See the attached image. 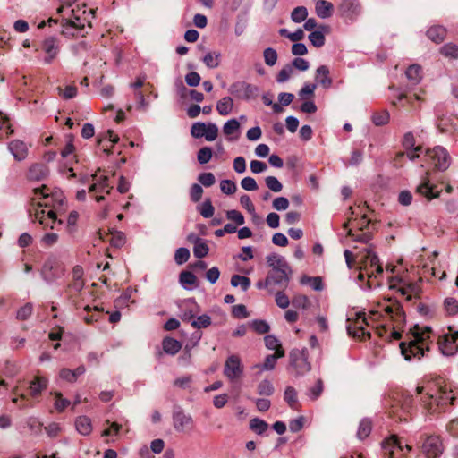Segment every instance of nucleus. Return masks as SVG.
Listing matches in <instances>:
<instances>
[{
	"label": "nucleus",
	"mask_w": 458,
	"mask_h": 458,
	"mask_svg": "<svg viewBox=\"0 0 458 458\" xmlns=\"http://www.w3.org/2000/svg\"><path fill=\"white\" fill-rule=\"evenodd\" d=\"M308 16L307 8L304 6H298L294 8L291 13V19L293 22L301 23L306 20Z\"/></svg>",
	"instance_id": "obj_45"
},
{
	"label": "nucleus",
	"mask_w": 458,
	"mask_h": 458,
	"mask_svg": "<svg viewBox=\"0 0 458 458\" xmlns=\"http://www.w3.org/2000/svg\"><path fill=\"white\" fill-rule=\"evenodd\" d=\"M264 61L267 65L273 66L276 64L278 55L276 51L272 47H267L263 52Z\"/></svg>",
	"instance_id": "obj_53"
},
{
	"label": "nucleus",
	"mask_w": 458,
	"mask_h": 458,
	"mask_svg": "<svg viewBox=\"0 0 458 458\" xmlns=\"http://www.w3.org/2000/svg\"><path fill=\"white\" fill-rule=\"evenodd\" d=\"M85 372V368L83 366H80L74 370H71L69 369H62L59 372V377L61 379L68 381V382H75L79 376L82 375Z\"/></svg>",
	"instance_id": "obj_32"
},
{
	"label": "nucleus",
	"mask_w": 458,
	"mask_h": 458,
	"mask_svg": "<svg viewBox=\"0 0 458 458\" xmlns=\"http://www.w3.org/2000/svg\"><path fill=\"white\" fill-rule=\"evenodd\" d=\"M301 283L302 284H310V287L316 291H321L323 289V282L322 279L318 276L310 277V276H302L301 279Z\"/></svg>",
	"instance_id": "obj_46"
},
{
	"label": "nucleus",
	"mask_w": 458,
	"mask_h": 458,
	"mask_svg": "<svg viewBox=\"0 0 458 458\" xmlns=\"http://www.w3.org/2000/svg\"><path fill=\"white\" fill-rule=\"evenodd\" d=\"M384 454L388 458H401L403 448L410 452L411 446L405 444L403 445L402 442L395 436H392L385 440L382 444Z\"/></svg>",
	"instance_id": "obj_13"
},
{
	"label": "nucleus",
	"mask_w": 458,
	"mask_h": 458,
	"mask_svg": "<svg viewBox=\"0 0 458 458\" xmlns=\"http://www.w3.org/2000/svg\"><path fill=\"white\" fill-rule=\"evenodd\" d=\"M338 9L341 15L349 20L355 19L360 13V4L356 0H343Z\"/></svg>",
	"instance_id": "obj_19"
},
{
	"label": "nucleus",
	"mask_w": 458,
	"mask_h": 458,
	"mask_svg": "<svg viewBox=\"0 0 458 458\" xmlns=\"http://www.w3.org/2000/svg\"><path fill=\"white\" fill-rule=\"evenodd\" d=\"M427 36L431 41L439 44L445 38L446 30L442 26H432L428 30Z\"/></svg>",
	"instance_id": "obj_31"
},
{
	"label": "nucleus",
	"mask_w": 458,
	"mask_h": 458,
	"mask_svg": "<svg viewBox=\"0 0 458 458\" xmlns=\"http://www.w3.org/2000/svg\"><path fill=\"white\" fill-rule=\"evenodd\" d=\"M174 427L178 432H190L194 428V422L191 416L177 412L174 415Z\"/></svg>",
	"instance_id": "obj_20"
},
{
	"label": "nucleus",
	"mask_w": 458,
	"mask_h": 458,
	"mask_svg": "<svg viewBox=\"0 0 458 458\" xmlns=\"http://www.w3.org/2000/svg\"><path fill=\"white\" fill-rule=\"evenodd\" d=\"M231 284L233 287L241 286L243 291H246L250 285V280L247 276L233 275L231 278Z\"/></svg>",
	"instance_id": "obj_44"
},
{
	"label": "nucleus",
	"mask_w": 458,
	"mask_h": 458,
	"mask_svg": "<svg viewBox=\"0 0 458 458\" xmlns=\"http://www.w3.org/2000/svg\"><path fill=\"white\" fill-rule=\"evenodd\" d=\"M431 337L432 330L430 327L414 326L411 329L408 341L400 344L401 352L404 359L406 360L421 359L429 351V345L432 343Z\"/></svg>",
	"instance_id": "obj_5"
},
{
	"label": "nucleus",
	"mask_w": 458,
	"mask_h": 458,
	"mask_svg": "<svg viewBox=\"0 0 458 458\" xmlns=\"http://www.w3.org/2000/svg\"><path fill=\"white\" fill-rule=\"evenodd\" d=\"M53 394L55 396V408L59 412L64 411L70 405V401L66 398H64L62 394L59 392H55Z\"/></svg>",
	"instance_id": "obj_50"
},
{
	"label": "nucleus",
	"mask_w": 458,
	"mask_h": 458,
	"mask_svg": "<svg viewBox=\"0 0 458 458\" xmlns=\"http://www.w3.org/2000/svg\"><path fill=\"white\" fill-rule=\"evenodd\" d=\"M407 79L413 85L418 84L422 78V69L418 64H412L405 72Z\"/></svg>",
	"instance_id": "obj_35"
},
{
	"label": "nucleus",
	"mask_w": 458,
	"mask_h": 458,
	"mask_svg": "<svg viewBox=\"0 0 458 458\" xmlns=\"http://www.w3.org/2000/svg\"><path fill=\"white\" fill-rule=\"evenodd\" d=\"M223 132L229 140H237L240 132V123L236 119L227 121L223 126Z\"/></svg>",
	"instance_id": "obj_26"
},
{
	"label": "nucleus",
	"mask_w": 458,
	"mask_h": 458,
	"mask_svg": "<svg viewBox=\"0 0 458 458\" xmlns=\"http://www.w3.org/2000/svg\"><path fill=\"white\" fill-rule=\"evenodd\" d=\"M9 149L17 160H22L27 156V147L20 140H13L9 143Z\"/></svg>",
	"instance_id": "obj_30"
},
{
	"label": "nucleus",
	"mask_w": 458,
	"mask_h": 458,
	"mask_svg": "<svg viewBox=\"0 0 458 458\" xmlns=\"http://www.w3.org/2000/svg\"><path fill=\"white\" fill-rule=\"evenodd\" d=\"M275 388L269 379H264L257 386V392L259 395L270 396L274 394Z\"/></svg>",
	"instance_id": "obj_41"
},
{
	"label": "nucleus",
	"mask_w": 458,
	"mask_h": 458,
	"mask_svg": "<svg viewBox=\"0 0 458 458\" xmlns=\"http://www.w3.org/2000/svg\"><path fill=\"white\" fill-rule=\"evenodd\" d=\"M293 305L295 308L308 310L310 306V301L306 295L296 294L292 301Z\"/></svg>",
	"instance_id": "obj_49"
},
{
	"label": "nucleus",
	"mask_w": 458,
	"mask_h": 458,
	"mask_svg": "<svg viewBox=\"0 0 458 458\" xmlns=\"http://www.w3.org/2000/svg\"><path fill=\"white\" fill-rule=\"evenodd\" d=\"M440 52L445 57L457 58L458 46L452 43L445 44L440 48Z\"/></svg>",
	"instance_id": "obj_52"
},
{
	"label": "nucleus",
	"mask_w": 458,
	"mask_h": 458,
	"mask_svg": "<svg viewBox=\"0 0 458 458\" xmlns=\"http://www.w3.org/2000/svg\"><path fill=\"white\" fill-rule=\"evenodd\" d=\"M366 254L360 259L359 280L368 279L369 287L379 285L377 278L382 276L383 268L377 256L370 250L366 249Z\"/></svg>",
	"instance_id": "obj_7"
},
{
	"label": "nucleus",
	"mask_w": 458,
	"mask_h": 458,
	"mask_svg": "<svg viewBox=\"0 0 458 458\" xmlns=\"http://www.w3.org/2000/svg\"><path fill=\"white\" fill-rule=\"evenodd\" d=\"M213 152L211 148L209 147H203L201 148L197 155V159L199 164L204 165L210 161L212 158Z\"/></svg>",
	"instance_id": "obj_55"
},
{
	"label": "nucleus",
	"mask_w": 458,
	"mask_h": 458,
	"mask_svg": "<svg viewBox=\"0 0 458 458\" xmlns=\"http://www.w3.org/2000/svg\"><path fill=\"white\" fill-rule=\"evenodd\" d=\"M199 307L193 301H185L182 306V319L184 321H189L194 318L195 314L198 312Z\"/></svg>",
	"instance_id": "obj_33"
},
{
	"label": "nucleus",
	"mask_w": 458,
	"mask_h": 458,
	"mask_svg": "<svg viewBox=\"0 0 458 458\" xmlns=\"http://www.w3.org/2000/svg\"><path fill=\"white\" fill-rule=\"evenodd\" d=\"M233 106V99L230 97H225L217 102L216 110L221 115H227L232 112Z\"/></svg>",
	"instance_id": "obj_38"
},
{
	"label": "nucleus",
	"mask_w": 458,
	"mask_h": 458,
	"mask_svg": "<svg viewBox=\"0 0 458 458\" xmlns=\"http://www.w3.org/2000/svg\"><path fill=\"white\" fill-rule=\"evenodd\" d=\"M57 89L64 99H71L77 95V88L74 85H68L64 89L59 87Z\"/></svg>",
	"instance_id": "obj_61"
},
{
	"label": "nucleus",
	"mask_w": 458,
	"mask_h": 458,
	"mask_svg": "<svg viewBox=\"0 0 458 458\" xmlns=\"http://www.w3.org/2000/svg\"><path fill=\"white\" fill-rule=\"evenodd\" d=\"M444 306L448 315L454 316L458 313V301L454 298H446L444 301Z\"/></svg>",
	"instance_id": "obj_58"
},
{
	"label": "nucleus",
	"mask_w": 458,
	"mask_h": 458,
	"mask_svg": "<svg viewBox=\"0 0 458 458\" xmlns=\"http://www.w3.org/2000/svg\"><path fill=\"white\" fill-rule=\"evenodd\" d=\"M191 132L194 138L204 137L208 141H213L217 138L218 128L215 123H195L191 126Z\"/></svg>",
	"instance_id": "obj_15"
},
{
	"label": "nucleus",
	"mask_w": 458,
	"mask_h": 458,
	"mask_svg": "<svg viewBox=\"0 0 458 458\" xmlns=\"http://www.w3.org/2000/svg\"><path fill=\"white\" fill-rule=\"evenodd\" d=\"M210 325H211V318L208 315L199 316L197 318V319H195L191 322V326L197 329L207 328Z\"/></svg>",
	"instance_id": "obj_62"
},
{
	"label": "nucleus",
	"mask_w": 458,
	"mask_h": 458,
	"mask_svg": "<svg viewBox=\"0 0 458 458\" xmlns=\"http://www.w3.org/2000/svg\"><path fill=\"white\" fill-rule=\"evenodd\" d=\"M202 60L206 66L214 69L220 64L221 54L218 52H208L204 55Z\"/></svg>",
	"instance_id": "obj_39"
},
{
	"label": "nucleus",
	"mask_w": 458,
	"mask_h": 458,
	"mask_svg": "<svg viewBox=\"0 0 458 458\" xmlns=\"http://www.w3.org/2000/svg\"><path fill=\"white\" fill-rule=\"evenodd\" d=\"M403 145L406 148V154L403 153L402 156L406 155L410 160H414L420 157L419 152L421 151L420 147H417L412 149L415 146V138L411 132H408L404 135Z\"/></svg>",
	"instance_id": "obj_22"
},
{
	"label": "nucleus",
	"mask_w": 458,
	"mask_h": 458,
	"mask_svg": "<svg viewBox=\"0 0 458 458\" xmlns=\"http://www.w3.org/2000/svg\"><path fill=\"white\" fill-rule=\"evenodd\" d=\"M197 210L204 218H210L215 213V208L210 199H207L203 203L199 205Z\"/></svg>",
	"instance_id": "obj_40"
},
{
	"label": "nucleus",
	"mask_w": 458,
	"mask_h": 458,
	"mask_svg": "<svg viewBox=\"0 0 458 458\" xmlns=\"http://www.w3.org/2000/svg\"><path fill=\"white\" fill-rule=\"evenodd\" d=\"M180 282L185 287L192 286L196 284L197 277L190 271H183L180 274Z\"/></svg>",
	"instance_id": "obj_54"
},
{
	"label": "nucleus",
	"mask_w": 458,
	"mask_h": 458,
	"mask_svg": "<svg viewBox=\"0 0 458 458\" xmlns=\"http://www.w3.org/2000/svg\"><path fill=\"white\" fill-rule=\"evenodd\" d=\"M416 392L422 394L421 402L429 412H437L446 404H452L454 400L451 389L442 378L417 386Z\"/></svg>",
	"instance_id": "obj_4"
},
{
	"label": "nucleus",
	"mask_w": 458,
	"mask_h": 458,
	"mask_svg": "<svg viewBox=\"0 0 458 458\" xmlns=\"http://www.w3.org/2000/svg\"><path fill=\"white\" fill-rule=\"evenodd\" d=\"M316 13L318 17L326 19L332 15L334 6L326 0H318L315 5Z\"/></svg>",
	"instance_id": "obj_29"
},
{
	"label": "nucleus",
	"mask_w": 458,
	"mask_h": 458,
	"mask_svg": "<svg viewBox=\"0 0 458 458\" xmlns=\"http://www.w3.org/2000/svg\"><path fill=\"white\" fill-rule=\"evenodd\" d=\"M118 141L119 136L114 131L108 130L98 139V145L103 148L104 152L109 154L113 146Z\"/></svg>",
	"instance_id": "obj_24"
},
{
	"label": "nucleus",
	"mask_w": 458,
	"mask_h": 458,
	"mask_svg": "<svg viewBox=\"0 0 458 458\" xmlns=\"http://www.w3.org/2000/svg\"><path fill=\"white\" fill-rule=\"evenodd\" d=\"M208 250L209 248L204 240L198 242V243L193 246V254L198 259L206 257L208 253Z\"/></svg>",
	"instance_id": "obj_51"
},
{
	"label": "nucleus",
	"mask_w": 458,
	"mask_h": 458,
	"mask_svg": "<svg viewBox=\"0 0 458 458\" xmlns=\"http://www.w3.org/2000/svg\"><path fill=\"white\" fill-rule=\"evenodd\" d=\"M75 428L79 434L89 436L93 429L91 420L84 415L79 416L75 420Z\"/></svg>",
	"instance_id": "obj_25"
},
{
	"label": "nucleus",
	"mask_w": 458,
	"mask_h": 458,
	"mask_svg": "<svg viewBox=\"0 0 458 458\" xmlns=\"http://www.w3.org/2000/svg\"><path fill=\"white\" fill-rule=\"evenodd\" d=\"M327 32H328V27L320 26L318 30L312 31L308 38L314 47H321L325 45V33Z\"/></svg>",
	"instance_id": "obj_27"
},
{
	"label": "nucleus",
	"mask_w": 458,
	"mask_h": 458,
	"mask_svg": "<svg viewBox=\"0 0 458 458\" xmlns=\"http://www.w3.org/2000/svg\"><path fill=\"white\" fill-rule=\"evenodd\" d=\"M41 273L46 281L51 282L64 276V268L58 260L49 259L44 263Z\"/></svg>",
	"instance_id": "obj_17"
},
{
	"label": "nucleus",
	"mask_w": 458,
	"mask_h": 458,
	"mask_svg": "<svg viewBox=\"0 0 458 458\" xmlns=\"http://www.w3.org/2000/svg\"><path fill=\"white\" fill-rule=\"evenodd\" d=\"M162 345L165 352L171 355L176 354L182 348V344L171 337H165L163 340Z\"/></svg>",
	"instance_id": "obj_37"
},
{
	"label": "nucleus",
	"mask_w": 458,
	"mask_h": 458,
	"mask_svg": "<svg viewBox=\"0 0 458 458\" xmlns=\"http://www.w3.org/2000/svg\"><path fill=\"white\" fill-rule=\"evenodd\" d=\"M92 184L89 187V194L98 202L104 199V193L109 194L113 189L112 183H110V178L106 174H95L92 176Z\"/></svg>",
	"instance_id": "obj_12"
},
{
	"label": "nucleus",
	"mask_w": 458,
	"mask_h": 458,
	"mask_svg": "<svg viewBox=\"0 0 458 458\" xmlns=\"http://www.w3.org/2000/svg\"><path fill=\"white\" fill-rule=\"evenodd\" d=\"M404 324L405 315L400 303L387 299L371 310L369 317L364 312H351L346 327L349 335L358 340L369 339L371 330L380 338L398 340Z\"/></svg>",
	"instance_id": "obj_1"
},
{
	"label": "nucleus",
	"mask_w": 458,
	"mask_h": 458,
	"mask_svg": "<svg viewBox=\"0 0 458 458\" xmlns=\"http://www.w3.org/2000/svg\"><path fill=\"white\" fill-rule=\"evenodd\" d=\"M279 358L277 353L267 355L262 365L257 364L253 368L260 369L261 370H273L276 365V360Z\"/></svg>",
	"instance_id": "obj_43"
},
{
	"label": "nucleus",
	"mask_w": 458,
	"mask_h": 458,
	"mask_svg": "<svg viewBox=\"0 0 458 458\" xmlns=\"http://www.w3.org/2000/svg\"><path fill=\"white\" fill-rule=\"evenodd\" d=\"M284 400L292 408L295 409L297 407V393L293 387H286L284 391Z\"/></svg>",
	"instance_id": "obj_56"
},
{
	"label": "nucleus",
	"mask_w": 458,
	"mask_h": 458,
	"mask_svg": "<svg viewBox=\"0 0 458 458\" xmlns=\"http://www.w3.org/2000/svg\"><path fill=\"white\" fill-rule=\"evenodd\" d=\"M265 182L266 186L273 192H280L283 190L282 183L275 176H267Z\"/></svg>",
	"instance_id": "obj_59"
},
{
	"label": "nucleus",
	"mask_w": 458,
	"mask_h": 458,
	"mask_svg": "<svg viewBox=\"0 0 458 458\" xmlns=\"http://www.w3.org/2000/svg\"><path fill=\"white\" fill-rule=\"evenodd\" d=\"M372 429V423L369 419H363L357 431V437L360 439H364L370 434Z\"/></svg>",
	"instance_id": "obj_42"
},
{
	"label": "nucleus",
	"mask_w": 458,
	"mask_h": 458,
	"mask_svg": "<svg viewBox=\"0 0 458 458\" xmlns=\"http://www.w3.org/2000/svg\"><path fill=\"white\" fill-rule=\"evenodd\" d=\"M109 242L112 246L115 248H121L125 244L126 238L123 233L115 231L111 233Z\"/></svg>",
	"instance_id": "obj_48"
},
{
	"label": "nucleus",
	"mask_w": 458,
	"mask_h": 458,
	"mask_svg": "<svg viewBox=\"0 0 458 458\" xmlns=\"http://www.w3.org/2000/svg\"><path fill=\"white\" fill-rule=\"evenodd\" d=\"M316 81L325 89L331 87L332 80L329 76V69L326 65H321L317 69Z\"/></svg>",
	"instance_id": "obj_28"
},
{
	"label": "nucleus",
	"mask_w": 458,
	"mask_h": 458,
	"mask_svg": "<svg viewBox=\"0 0 458 458\" xmlns=\"http://www.w3.org/2000/svg\"><path fill=\"white\" fill-rule=\"evenodd\" d=\"M76 0H59L56 8L57 18H50L48 23L60 22L61 34L66 38L84 37L86 27H91L94 19V10L85 4H75Z\"/></svg>",
	"instance_id": "obj_2"
},
{
	"label": "nucleus",
	"mask_w": 458,
	"mask_h": 458,
	"mask_svg": "<svg viewBox=\"0 0 458 458\" xmlns=\"http://www.w3.org/2000/svg\"><path fill=\"white\" fill-rule=\"evenodd\" d=\"M389 289L395 290L405 300L410 301L413 297H419L420 287L418 283L410 282L404 278L394 276L389 278Z\"/></svg>",
	"instance_id": "obj_9"
},
{
	"label": "nucleus",
	"mask_w": 458,
	"mask_h": 458,
	"mask_svg": "<svg viewBox=\"0 0 458 458\" xmlns=\"http://www.w3.org/2000/svg\"><path fill=\"white\" fill-rule=\"evenodd\" d=\"M59 236L56 233L51 232L45 233L41 240V245L44 247H51L57 242Z\"/></svg>",
	"instance_id": "obj_60"
},
{
	"label": "nucleus",
	"mask_w": 458,
	"mask_h": 458,
	"mask_svg": "<svg viewBox=\"0 0 458 458\" xmlns=\"http://www.w3.org/2000/svg\"><path fill=\"white\" fill-rule=\"evenodd\" d=\"M419 448L427 458H439L444 452V444L437 435L420 437Z\"/></svg>",
	"instance_id": "obj_10"
},
{
	"label": "nucleus",
	"mask_w": 458,
	"mask_h": 458,
	"mask_svg": "<svg viewBox=\"0 0 458 458\" xmlns=\"http://www.w3.org/2000/svg\"><path fill=\"white\" fill-rule=\"evenodd\" d=\"M60 51V41L55 37L44 38L36 48L38 58L43 64H54L57 60Z\"/></svg>",
	"instance_id": "obj_8"
},
{
	"label": "nucleus",
	"mask_w": 458,
	"mask_h": 458,
	"mask_svg": "<svg viewBox=\"0 0 458 458\" xmlns=\"http://www.w3.org/2000/svg\"><path fill=\"white\" fill-rule=\"evenodd\" d=\"M458 332L445 334L438 338L437 345L442 354L452 356L458 351Z\"/></svg>",
	"instance_id": "obj_16"
},
{
	"label": "nucleus",
	"mask_w": 458,
	"mask_h": 458,
	"mask_svg": "<svg viewBox=\"0 0 458 458\" xmlns=\"http://www.w3.org/2000/svg\"><path fill=\"white\" fill-rule=\"evenodd\" d=\"M370 223V219L367 217L366 214H362L360 218L358 219H349L348 224H351L352 227H357L360 232L352 233V229H350L348 234L352 238L354 242H368L370 240V235L368 233H363V231Z\"/></svg>",
	"instance_id": "obj_14"
},
{
	"label": "nucleus",
	"mask_w": 458,
	"mask_h": 458,
	"mask_svg": "<svg viewBox=\"0 0 458 458\" xmlns=\"http://www.w3.org/2000/svg\"><path fill=\"white\" fill-rule=\"evenodd\" d=\"M424 162L438 170H445L450 165L451 157L445 148L437 146L426 151Z\"/></svg>",
	"instance_id": "obj_11"
},
{
	"label": "nucleus",
	"mask_w": 458,
	"mask_h": 458,
	"mask_svg": "<svg viewBox=\"0 0 458 458\" xmlns=\"http://www.w3.org/2000/svg\"><path fill=\"white\" fill-rule=\"evenodd\" d=\"M372 122L376 125H384L389 122V114L386 110L376 112L372 115Z\"/></svg>",
	"instance_id": "obj_57"
},
{
	"label": "nucleus",
	"mask_w": 458,
	"mask_h": 458,
	"mask_svg": "<svg viewBox=\"0 0 458 458\" xmlns=\"http://www.w3.org/2000/svg\"><path fill=\"white\" fill-rule=\"evenodd\" d=\"M48 385V379L43 376L36 375L34 378L30 382L29 390L30 394L32 397H37L47 389Z\"/></svg>",
	"instance_id": "obj_23"
},
{
	"label": "nucleus",
	"mask_w": 458,
	"mask_h": 458,
	"mask_svg": "<svg viewBox=\"0 0 458 458\" xmlns=\"http://www.w3.org/2000/svg\"><path fill=\"white\" fill-rule=\"evenodd\" d=\"M198 180L205 187H210L216 182L214 174L210 172L199 174Z\"/></svg>",
	"instance_id": "obj_64"
},
{
	"label": "nucleus",
	"mask_w": 458,
	"mask_h": 458,
	"mask_svg": "<svg viewBox=\"0 0 458 458\" xmlns=\"http://www.w3.org/2000/svg\"><path fill=\"white\" fill-rule=\"evenodd\" d=\"M264 341L266 347L269 350H275V353H277V356L284 357L285 355L280 341L275 335H267Z\"/></svg>",
	"instance_id": "obj_34"
},
{
	"label": "nucleus",
	"mask_w": 458,
	"mask_h": 458,
	"mask_svg": "<svg viewBox=\"0 0 458 458\" xmlns=\"http://www.w3.org/2000/svg\"><path fill=\"white\" fill-rule=\"evenodd\" d=\"M267 263L271 270L264 282L257 284L258 288H268L271 285L286 287L289 284L293 270L285 259L276 253L267 257Z\"/></svg>",
	"instance_id": "obj_6"
},
{
	"label": "nucleus",
	"mask_w": 458,
	"mask_h": 458,
	"mask_svg": "<svg viewBox=\"0 0 458 458\" xmlns=\"http://www.w3.org/2000/svg\"><path fill=\"white\" fill-rule=\"evenodd\" d=\"M416 192L425 197L428 200L437 198L440 193V190L437 186L429 183L428 177H425L422 182L417 187Z\"/></svg>",
	"instance_id": "obj_21"
},
{
	"label": "nucleus",
	"mask_w": 458,
	"mask_h": 458,
	"mask_svg": "<svg viewBox=\"0 0 458 458\" xmlns=\"http://www.w3.org/2000/svg\"><path fill=\"white\" fill-rule=\"evenodd\" d=\"M250 428L251 430H253L257 434L260 435L267 429L268 425L263 420L255 418L250 421Z\"/></svg>",
	"instance_id": "obj_47"
},
{
	"label": "nucleus",
	"mask_w": 458,
	"mask_h": 458,
	"mask_svg": "<svg viewBox=\"0 0 458 458\" xmlns=\"http://www.w3.org/2000/svg\"><path fill=\"white\" fill-rule=\"evenodd\" d=\"M33 200H37L35 208V217L37 221L44 227L51 230L59 231L63 225L61 218L64 211V196L62 191L50 190L43 185L40 188L33 190Z\"/></svg>",
	"instance_id": "obj_3"
},
{
	"label": "nucleus",
	"mask_w": 458,
	"mask_h": 458,
	"mask_svg": "<svg viewBox=\"0 0 458 458\" xmlns=\"http://www.w3.org/2000/svg\"><path fill=\"white\" fill-rule=\"evenodd\" d=\"M220 189L223 193L232 195L236 191L237 186L235 182L231 180H222Z\"/></svg>",
	"instance_id": "obj_63"
},
{
	"label": "nucleus",
	"mask_w": 458,
	"mask_h": 458,
	"mask_svg": "<svg viewBox=\"0 0 458 458\" xmlns=\"http://www.w3.org/2000/svg\"><path fill=\"white\" fill-rule=\"evenodd\" d=\"M47 174L48 170L44 165L35 164L30 168L28 176L31 180L39 181L45 178Z\"/></svg>",
	"instance_id": "obj_36"
},
{
	"label": "nucleus",
	"mask_w": 458,
	"mask_h": 458,
	"mask_svg": "<svg viewBox=\"0 0 458 458\" xmlns=\"http://www.w3.org/2000/svg\"><path fill=\"white\" fill-rule=\"evenodd\" d=\"M243 372V366L241 359L237 355H231L227 358L224 367V375L230 380L233 381L239 378Z\"/></svg>",
	"instance_id": "obj_18"
}]
</instances>
